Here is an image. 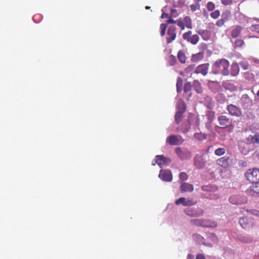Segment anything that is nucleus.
I'll list each match as a JSON object with an SVG mask.
<instances>
[{"label": "nucleus", "mask_w": 259, "mask_h": 259, "mask_svg": "<svg viewBox=\"0 0 259 259\" xmlns=\"http://www.w3.org/2000/svg\"><path fill=\"white\" fill-rule=\"evenodd\" d=\"M230 63L226 59L222 58L217 60L212 65V73L213 74H221L223 76H228L230 74Z\"/></svg>", "instance_id": "1"}, {"label": "nucleus", "mask_w": 259, "mask_h": 259, "mask_svg": "<svg viewBox=\"0 0 259 259\" xmlns=\"http://www.w3.org/2000/svg\"><path fill=\"white\" fill-rule=\"evenodd\" d=\"M190 222L195 226L205 228H215L217 226L215 222L210 220L194 219L191 220Z\"/></svg>", "instance_id": "2"}, {"label": "nucleus", "mask_w": 259, "mask_h": 259, "mask_svg": "<svg viewBox=\"0 0 259 259\" xmlns=\"http://www.w3.org/2000/svg\"><path fill=\"white\" fill-rule=\"evenodd\" d=\"M247 181L251 183H258L259 182V169L256 168H250L247 170L245 174Z\"/></svg>", "instance_id": "3"}, {"label": "nucleus", "mask_w": 259, "mask_h": 259, "mask_svg": "<svg viewBox=\"0 0 259 259\" xmlns=\"http://www.w3.org/2000/svg\"><path fill=\"white\" fill-rule=\"evenodd\" d=\"M239 224L245 230H249L253 228L255 225V222L253 219L245 217L239 219Z\"/></svg>", "instance_id": "4"}, {"label": "nucleus", "mask_w": 259, "mask_h": 259, "mask_svg": "<svg viewBox=\"0 0 259 259\" xmlns=\"http://www.w3.org/2000/svg\"><path fill=\"white\" fill-rule=\"evenodd\" d=\"M183 38L193 45H196L199 40V36L197 34H192V32L190 30L183 34Z\"/></svg>", "instance_id": "5"}, {"label": "nucleus", "mask_w": 259, "mask_h": 259, "mask_svg": "<svg viewBox=\"0 0 259 259\" xmlns=\"http://www.w3.org/2000/svg\"><path fill=\"white\" fill-rule=\"evenodd\" d=\"M184 212L191 217H201L203 214V210L199 207H188L184 209Z\"/></svg>", "instance_id": "6"}, {"label": "nucleus", "mask_w": 259, "mask_h": 259, "mask_svg": "<svg viewBox=\"0 0 259 259\" xmlns=\"http://www.w3.org/2000/svg\"><path fill=\"white\" fill-rule=\"evenodd\" d=\"M184 141L181 136L180 135H170L168 136L166 140L167 144L170 145H180Z\"/></svg>", "instance_id": "7"}, {"label": "nucleus", "mask_w": 259, "mask_h": 259, "mask_svg": "<svg viewBox=\"0 0 259 259\" xmlns=\"http://www.w3.org/2000/svg\"><path fill=\"white\" fill-rule=\"evenodd\" d=\"M220 127L222 128H227L232 124V119L227 115H221L218 118Z\"/></svg>", "instance_id": "8"}, {"label": "nucleus", "mask_w": 259, "mask_h": 259, "mask_svg": "<svg viewBox=\"0 0 259 259\" xmlns=\"http://www.w3.org/2000/svg\"><path fill=\"white\" fill-rule=\"evenodd\" d=\"M232 163V159L229 156H224L217 160V164L224 168H228Z\"/></svg>", "instance_id": "9"}, {"label": "nucleus", "mask_w": 259, "mask_h": 259, "mask_svg": "<svg viewBox=\"0 0 259 259\" xmlns=\"http://www.w3.org/2000/svg\"><path fill=\"white\" fill-rule=\"evenodd\" d=\"M226 109L229 113L233 116L240 117L242 115V111L241 109L233 104H230L227 105Z\"/></svg>", "instance_id": "10"}, {"label": "nucleus", "mask_w": 259, "mask_h": 259, "mask_svg": "<svg viewBox=\"0 0 259 259\" xmlns=\"http://www.w3.org/2000/svg\"><path fill=\"white\" fill-rule=\"evenodd\" d=\"M155 162L152 163V165H155L157 164L160 167L161 165H168L171 162V159L168 157H166L162 155H158L155 156Z\"/></svg>", "instance_id": "11"}, {"label": "nucleus", "mask_w": 259, "mask_h": 259, "mask_svg": "<svg viewBox=\"0 0 259 259\" xmlns=\"http://www.w3.org/2000/svg\"><path fill=\"white\" fill-rule=\"evenodd\" d=\"M176 30L177 28L175 26H169L167 32V44H169L172 42L176 39L177 36Z\"/></svg>", "instance_id": "12"}, {"label": "nucleus", "mask_w": 259, "mask_h": 259, "mask_svg": "<svg viewBox=\"0 0 259 259\" xmlns=\"http://www.w3.org/2000/svg\"><path fill=\"white\" fill-rule=\"evenodd\" d=\"M206 161L204 158L200 155H196L194 158V164L198 169L203 168L206 164Z\"/></svg>", "instance_id": "13"}, {"label": "nucleus", "mask_w": 259, "mask_h": 259, "mask_svg": "<svg viewBox=\"0 0 259 259\" xmlns=\"http://www.w3.org/2000/svg\"><path fill=\"white\" fill-rule=\"evenodd\" d=\"M209 67V63H204L199 65L194 70L196 74H201L203 76L207 74Z\"/></svg>", "instance_id": "14"}, {"label": "nucleus", "mask_w": 259, "mask_h": 259, "mask_svg": "<svg viewBox=\"0 0 259 259\" xmlns=\"http://www.w3.org/2000/svg\"><path fill=\"white\" fill-rule=\"evenodd\" d=\"M240 104L244 109H249L252 106V101L247 94H244L240 99Z\"/></svg>", "instance_id": "15"}, {"label": "nucleus", "mask_w": 259, "mask_h": 259, "mask_svg": "<svg viewBox=\"0 0 259 259\" xmlns=\"http://www.w3.org/2000/svg\"><path fill=\"white\" fill-rule=\"evenodd\" d=\"M229 201L233 204L241 205L247 202V199L244 197L239 195H232L229 198Z\"/></svg>", "instance_id": "16"}, {"label": "nucleus", "mask_w": 259, "mask_h": 259, "mask_svg": "<svg viewBox=\"0 0 259 259\" xmlns=\"http://www.w3.org/2000/svg\"><path fill=\"white\" fill-rule=\"evenodd\" d=\"M159 177L163 181L171 182L172 179V176L170 170H163L160 171Z\"/></svg>", "instance_id": "17"}, {"label": "nucleus", "mask_w": 259, "mask_h": 259, "mask_svg": "<svg viewBox=\"0 0 259 259\" xmlns=\"http://www.w3.org/2000/svg\"><path fill=\"white\" fill-rule=\"evenodd\" d=\"M175 152L179 157L182 160L189 159L191 156V153L189 151H183L180 147H177Z\"/></svg>", "instance_id": "18"}, {"label": "nucleus", "mask_w": 259, "mask_h": 259, "mask_svg": "<svg viewBox=\"0 0 259 259\" xmlns=\"http://www.w3.org/2000/svg\"><path fill=\"white\" fill-rule=\"evenodd\" d=\"M231 16V13L229 11H227L225 13H223L222 15V18L218 20L216 22V25L218 27L223 26L225 22L228 20L229 18Z\"/></svg>", "instance_id": "19"}, {"label": "nucleus", "mask_w": 259, "mask_h": 259, "mask_svg": "<svg viewBox=\"0 0 259 259\" xmlns=\"http://www.w3.org/2000/svg\"><path fill=\"white\" fill-rule=\"evenodd\" d=\"M175 203L177 205L182 204L184 206H192L196 203V202H194L192 200H186L184 197L180 198L176 200Z\"/></svg>", "instance_id": "20"}, {"label": "nucleus", "mask_w": 259, "mask_h": 259, "mask_svg": "<svg viewBox=\"0 0 259 259\" xmlns=\"http://www.w3.org/2000/svg\"><path fill=\"white\" fill-rule=\"evenodd\" d=\"M242 29L243 27L240 25L234 26L231 31V36L233 38H237L240 35Z\"/></svg>", "instance_id": "21"}, {"label": "nucleus", "mask_w": 259, "mask_h": 259, "mask_svg": "<svg viewBox=\"0 0 259 259\" xmlns=\"http://www.w3.org/2000/svg\"><path fill=\"white\" fill-rule=\"evenodd\" d=\"M240 71V68L238 64L236 62H233L231 65L230 74L233 76H237Z\"/></svg>", "instance_id": "22"}, {"label": "nucleus", "mask_w": 259, "mask_h": 259, "mask_svg": "<svg viewBox=\"0 0 259 259\" xmlns=\"http://www.w3.org/2000/svg\"><path fill=\"white\" fill-rule=\"evenodd\" d=\"M204 58V53L203 52H199L195 54H193L191 56V61L193 62H198Z\"/></svg>", "instance_id": "23"}, {"label": "nucleus", "mask_w": 259, "mask_h": 259, "mask_svg": "<svg viewBox=\"0 0 259 259\" xmlns=\"http://www.w3.org/2000/svg\"><path fill=\"white\" fill-rule=\"evenodd\" d=\"M193 189V186L187 183H183L181 185V190L182 192H191Z\"/></svg>", "instance_id": "24"}, {"label": "nucleus", "mask_w": 259, "mask_h": 259, "mask_svg": "<svg viewBox=\"0 0 259 259\" xmlns=\"http://www.w3.org/2000/svg\"><path fill=\"white\" fill-rule=\"evenodd\" d=\"M247 141L250 143L259 144V134H255L254 136H249L247 138Z\"/></svg>", "instance_id": "25"}, {"label": "nucleus", "mask_w": 259, "mask_h": 259, "mask_svg": "<svg viewBox=\"0 0 259 259\" xmlns=\"http://www.w3.org/2000/svg\"><path fill=\"white\" fill-rule=\"evenodd\" d=\"M178 59L181 63H185L187 57L184 51L180 50L178 52L177 55Z\"/></svg>", "instance_id": "26"}, {"label": "nucleus", "mask_w": 259, "mask_h": 259, "mask_svg": "<svg viewBox=\"0 0 259 259\" xmlns=\"http://www.w3.org/2000/svg\"><path fill=\"white\" fill-rule=\"evenodd\" d=\"M194 137L196 140L201 141L206 139L207 135L201 132L196 133L194 135Z\"/></svg>", "instance_id": "27"}, {"label": "nucleus", "mask_w": 259, "mask_h": 259, "mask_svg": "<svg viewBox=\"0 0 259 259\" xmlns=\"http://www.w3.org/2000/svg\"><path fill=\"white\" fill-rule=\"evenodd\" d=\"M183 21L184 23L185 27L189 29L192 28V21L190 17L186 16L184 17Z\"/></svg>", "instance_id": "28"}, {"label": "nucleus", "mask_w": 259, "mask_h": 259, "mask_svg": "<svg viewBox=\"0 0 259 259\" xmlns=\"http://www.w3.org/2000/svg\"><path fill=\"white\" fill-rule=\"evenodd\" d=\"M177 108L178 109L177 111L181 112L183 113L186 111L187 109L186 105L183 101L180 102L178 103Z\"/></svg>", "instance_id": "29"}, {"label": "nucleus", "mask_w": 259, "mask_h": 259, "mask_svg": "<svg viewBox=\"0 0 259 259\" xmlns=\"http://www.w3.org/2000/svg\"><path fill=\"white\" fill-rule=\"evenodd\" d=\"M183 113L181 112L177 111L175 116V121L177 124H179L182 120L183 118Z\"/></svg>", "instance_id": "30"}, {"label": "nucleus", "mask_w": 259, "mask_h": 259, "mask_svg": "<svg viewBox=\"0 0 259 259\" xmlns=\"http://www.w3.org/2000/svg\"><path fill=\"white\" fill-rule=\"evenodd\" d=\"M226 150L224 148H219L214 151V154L215 155L221 156L225 154Z\"/></svg>", "instance_id": "31"}, {"label": "nucleus", "mask_w": 259, "mask_h": 259, "mask_svg": "<svg viewBox=\"0 0 259 259\" xmlns=\"http://www.w3.org/2000/svg\"><path fill=\"white\" fill-rule=\"evenodd\" d=\"M183 85V79L181 77H179L177 78V89L178 92H180L181 88Z\"/></svg>", "instance_id": "32"}, {"label": "nucleus", "mask_w": 259, "mask_h": 259, "mask_svg": "<svg viewBox=\"0 0 259 259\" xmlns=\"http://www.w3.org/2000/svg\"><path fill=\"white\" fill-rule=\"evenodd\" d=\"M206 9L209 12H212L214 10L215 8V4L212 2H209L206 4Z\"/></svg>", "instance_id": "33"}, {"label": "nucleus", "mask_w": 259, "mask_h": 259, "mask_svg": "<svg viewBox=\"0 0 259 259\" xmlns=\"http://www.w3.org/2000/svg\"><path fill=\"white\" fill-rule=\"evenodd\" d=\"M210 15L212 18L217 19L220 16V11L219 10H215L213 12L212 11Z\"/></svg>", "instance_id": "34"}, {"label": "nucleus", "mask_w": 259, "mask_h": 259, "mask_svg": "<svg viewBox=\"0 0 259 259\" xmlns=\"http://www.w3.org/2000/svg\"><path fill=\"white\" fill-rule=\"evenodd\" d=\"M167 24L162 23L160 24V34L162 36H163L165 34V30L167 28Z\"/></svg>", "instance_id": "35"}, {"label": "nucleus", "mask_w": 259, "mask_h": 259, "mask_svg": "<svg viewBox=\"0 0 259 259\" xmlns=\"http://www.w3.org/2000/svg\"><path fill=\"white\" fill-rule=\"evenodd\" d=\"M192 89V84L190 82L186 83L184 85V90L185 93H187L191 91Z\"/></svg>", "instance_id": "36"}, {"label": "nucleus", "mask_w": 259, "mask_h": 259, "mask_svg": "<svg viewBox=\"0 0 259 259\" xmlns=\"http://www.w3.org/2000/svg\"><path fill=\"white\" fill-rule=\"evenodd\" d=\"M195 65L194 64H191L187 67L185 69V72L187 73H190L194 70Z\"/></svg>", "instance_id": "37"}, {"label": "nucleus", "mask_w": 259, "mask_h": 259, "mask_svg": "<svg viewBox=\"0 0 259 259\" xmlns=\"http://www.w3.org/2000/svg\"><path fill=\"white\" fill-rule=\"evenodd\" d=\"M188 175L186 172H182L179 175V178L181 181H184L188 179Z\"/></svg>", "instance_id": "38"}, {"label": "nucleus", "mask_w": 259, "mask_h": 259, "mask_svg": "<svg viewBox=\"0 0 259 259\" xmlns=\"http://www.w3.org/2000/svg\"><path fill=\"white\" fill-rule=\"evenodd\" d=\"M193 84L195 87H197L198 88L196 89V91L197 93H200L201 91V84L198 80H194L193 82Z\"/></svg>", "instance_id": "39"}, {"label": "nucleus", "mask_w": 259, "mask_h": 259, "mask_svg": "<svg viewBox=\"0 0 259 259\" xmlns=\"http://www.w3.org/2000/svg\"><path fill=\"white\" fill-rule=\"evenodd\" d=\"M246 211L249 212L250 214L252 215H254L257 217H259V210L257 209H246Z\"/></svg>", "instance_id": "40"}, {"label": "nucleus", "mask_w": 259, "mask_h": 259, "mask_svg": "<svg viewBox=\"0 0 259 259\" xmlns=\"http://www.w3.org/2000/svg\"><path fill=\"white\" fill-rule=\"evenodd\" d=\"M240 239L244 242H249L252 240V238L249 236H242L240 237Z\"/></svg>", "instance_id": "41"}, {"label": "nucleus", "mask_w": 259, "mask_h": 259, "mask_svg": "<svg viewBox=\"0 0 259 259\" xmlns=\"http://www.w3.org/2000/svg\"><path fill=\"white\" fill-rule=\"evenodd\" d=\"M177 25L181 27L182 30H184L185 29V24L183 21L181 19H178L177 20Z\"/></svg>", "instance_id": "42"}, {"label": "nucleus", "mask_w": 259, "mask_h": 259, "mask_svg": "<svg viewBox=\"0 0 259 259\" xmlns=\"http://www.w3.org/2000/svg\"><path fill=\"white\" fill-rule=\"evenodd\" d=\"M244 44V42L243 40L242 39H237L236 41H235V45L236 47H242Z\"/></svg>", "instance_id": "43"}, {"label": "nucleus", "mask_w": 259, "mask_h": 259, "mask_svg": "<svg viewBox=\"0 0 259 259\" xmlns=\"http://www.w3.org/2000/svg\"><path fill=\"white\" fill-rule=\"evenodd\" d=\"M240 65L241 68L244 70H247L248 69L249 65L247 62L242 61L240 63Z\"/></svg>", "instance_id": "44"}, {"label": "nucleus", "mask_w": 259, "mask_h": 259, "mask_svg": "<svg viewBox=\"0 0 259 259\" xmlns=\"http://www.w3.org/2000/svg\"><path fill=\"white\" fill-rule=\"evenodd\" d=\"M221 1L224 6L231 5L233 4V0H221Z\"/></svg>", "instance_id": "45"}, {"label": "nucleus", "mask_w": 259, "mask_h": 259, "mask_svg": "<svg viewBox=\"0 0 259 259\" xmlns=\"http://www.w3.org/2000/svg\"><path fill=\"white\" fill-rule=\"evenodd\" d=\"M177 20L176 21V20H174V19H172V18H169L168 20H167L166 21V24H167V25L168 24H176V23H177Z\"/></svg>", "instance_id": "46"}, {"label": "nucleus", "mask_w": 259, "mask_h": 259, "mask_svg": "<svg viewBox=\"0 0 259 259\" xmlns=\"http://www.w3.org/2000/svg\"><path fill=\"white\" fill-rule=\"evenodd\" d=\"M196 259H206L202 254H198L197 255Z\"/></svg>", "instance_id": "47"}, {"label": "nucleus", "mask_w": 259, "mask_h": 259, "mask_svg": "<svg viewBox=\"0 0 259 259\" xmlns=\"http://www.w3.org/2000/svg\"><path fill=\"white\" fill-rule=\"evenodd\" d=\"M168 14L167 13H163L161 15V18H165L168 17Z\"/></svg>", "instance_id": "48"}, {"label": "nucleus", "mask_w": 259, "mask_h": 259, "mask_svg": "<svg viewBox=\"0 0 259 259\" xmlns=\"http://www.w3.org/2000/svg\"><path fill=\"white\" fill-rule=\"evenodd\" d=\"M187 259H193V255L191 254H188Z\"/></svg>", "instance_id": "49"}, {"label": "nucleus", "mask_w": 259, "mask_h": 259, "mask_svg": "<svg viewBox=\"0 0 259 259\" xmlns=\"http://www.w3.org/2000/svg\"><path fill=\"white\" fill-rule=\"evenodd\" d=\"M170 58H171L172 60H174L175 62H176V58L173 55L170 56Z\"/></svg>", "instance_id": "50"}, {"label": "nucleus", "mask_w": 259, "mask_h": 259, "mask_svg": "<svg viewBox=\"0 0 259 259\" xmlns=\"http://www.w3.org/2000/svg\"><path fill=\"white\" fill-rule=\"evenodd\" d=\"M252 19H253L254 20H255L256 22H259V19L257 18H253Z\"/></svg>", "instance_id": "51"}, {"label": "nucleus", "mask_w": 259, "mask_h": 259, "mask_svg": "<svg viewBox=\"0 0 259 259\" xmlns=\"http://www.w3.org/2000/svg\"><path fill=\"white\" fill-rule=\"evenodd\" d=\"M212 146H211L208 147L207 152H208L209 150H210V149H212Z\"/></svg>", "instance_id": "52"}, {"label": "nucleus", "mask_w": 259, "mask_h": 259, "mask_svg": "<svg viewBox=\"0 0 259 259\" xmlns=\"http://www.w3.org/2000/svg\"><path fill=\"white\" fill-rule=\"evenodd\" d=\"M258 25H252V27H255V28H256V27H258Z\"/></svg>", "instance_id": "53"}, {"label": "nucleus", "mask_w": 259, "mask_h": 259, "mask_svg": "<svg viewBox=\"0 0 259 259\" xmlns=\"http://www.w3.org/2000/svg\"><path fill=\"white\" fill-rule=\"evenodd\" d=\"M145 8H146V9H149L150 8V7H149V6H146V7H145Z\"/></svg>", "instance_id": "54"}, {"label": "nucleus", "mask_w": 259, "mask_h": 259, "mask_svg": "<svg viewBox=\"0 0 259 259\" xmlns=\"http://www.w3.org/2000/svg\"><path fill=\"white\" fill-rule=\"evenodd\" d=\"M210 114H211L212 116L214 115V112H210Z\"/></svg>", "instance_id": "55"}, {"label": "nucleus", "mask_w": 259, "mask_h": 259, "mask_svg": "<svg viewBox=\"0 0 259 259\" xmlns=\"http://www.w3.org/2000/svg\"><path fill=\"white\" fill-rule=\"evenodd\" d=\"M257 96L259 97V90L257 92Z\"/></svg>", "instance_id": "56"}, {"label": "nucleus", "mask_w": 259, "mask_h": 259, "mask_svg": "<svg viewBox=\"0 0 259 259\" xmlns=\"http://www.w3.org/2000/svg\"><path fill=\"white\" fill-rule=\"evenodd\" d=\"M175 11H176V10H174V9H172V10H171V13H173V12H175Z\"/></svg>", "instance_id": "57"}, {"label": "nucleus", "mask_w": 259, "mask_h": 259, "mask_svg": "<svg viewBox=\"0 0 259 259\" xmlns=\"http://www.w3.org/2000/svg\"><path fill=\"white\" fill-rule=\"evenodd\" d=\"M195 1L199 2L201 1V0H195Z\"/></svg>", "instance_id": "58"}]
</instances>
